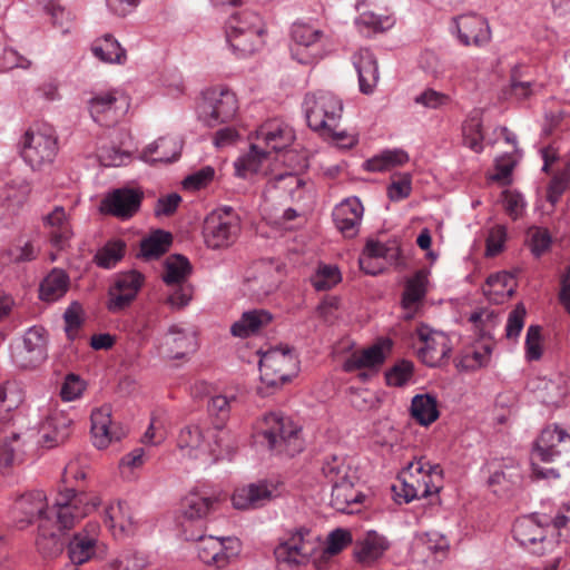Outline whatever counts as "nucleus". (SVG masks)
I'll return each mask as SVG.
<instances>
[{
	"mask_svg": "<svg viewBox=\"0 0 570 570\" xmlns=\"http://www.w3.org/2000/svg\"><path fill=\"white\" fill-rule=\"evenodd\" d=\"M183 141L175 136L159 137L148 144L140 153L139 158L149 164H171L179 159Z\"/></svg>",
	"mask_w": 570,
	"mask_h": 570,
	"instance_id": "b1692460",
	"label": "nucleus"
},
{
	"mask_svg": "<svg viewBox=\"0 0 570 570\" xmlns=\"http://www.w3.org/2000/svg\"><path fill=\"white\" fill-rule=\"evenodd\" d=\"M276 491L277 488L272 482L258 481L237 489L232 497V502L238 510L256 509L271 501Z\"/></svg>",
	"mask_w": 570,
	"mask_h": 570,
	"instance_id": "5701e85b",
	"label": "nucleus"
},
{
	"mask_svg": "<svg viewBox=\"0 0 570 570\" xmlns=\"http://www.w3.org/2000/svg\"><path fill=\"white\" fill-rule=\"evenodd\" d=\"M272 320V314L265 309L247 311L230 326V333L235 337L246 338L258 333Z\"/></svg>",
	"mask_w": 570,
	"mask_h": 570,
	"instance_id": "72a5a7b5",
	"label": "nucleus"
},
{
	"mask_svg": "<svg viewBox=\"0 0 570 570\" xmlns=\"http://www.w3.org/2000/svg\"><path fill=\"white\" fill-rule=\"evenodd\" d=\"M161 348L166 357L179 360L195 351V337L185 330L173 325L163 338Z\"/></svg>",
	"mask_w": 570,
	"mask_h": 570,
	"instance_id": "c756f323",
	"label": "nucleus"
},
{
	"mask_svg": "<svg viewBox=\"0 0 570 570\" xmlns=\"http://www.w3.org/2000/svg\"><path fill=\"white\" fill-rule=\"evenodd\" d=\"M302 108L307 126L313 131L335 140L344 138L343 131H336L343 112V102L334 94L324 90L306 94Z\"/></svg>",
	"mask_w": 570,
	"mask_h": 570,
	"instance_id": "f03ea898",
	"label": "nucleus"
},
{
	"mask_svg": "<svg viewBox=\"0 0 570 570\" xmlns=\"http://www.w3.org/2000/svg\"><path fill=\"white\" fill-rule=\"evenodd\" d=\"M148 564L147 556L137 551H124L106 564L105 570H144Z\"/></svg>",
	"mask_w": 570,
	"mask_h": 570,
	"instance_id": "3c124183",
	"label": "nucleus"
},
{
	"mask_svg": "<svg viewBox=\"0 0 570 570\" xmlns=\"http://www.w3.org/2000/svg\"><path fill=\"white\" fill-rule=\"evenodd\" d=\"M324 32L304 22H295L291 29V56L301 65H314L324 56Z\"/></svg>",
	"mask_w": 570,
	"mask_h": 570,
	"instance_id": "9b49d317",
	"label": "nucleus"
},
{
	"mask_svg": "<svg viewBox=\"0 0 570 570\" xmlns=\"http://www.w3.org/2000/svg\"><path fill=\"white\" fill-rule=\"evenodd\" d=\"M322 474L331 483L336 485L340 482L351 478V468L345 460L338 455H328L323 460L321 468Z\"/></svg>",
	"mask_w": 570,
	"mask_h": 570,
	"instance_id": "de8ad7c7",
	"label": "nucleus"
},
{
	"mask_svg": "<svg viewBox=\"0 0 570 570\" xmlns=\"http://www.w3.org/2000/svg\"><path fill=\"white\" fill-rule=\"evenodd\" d=\"M90 419L92 443L97 449H106L114 439L119 440L110 431L111 413L108 406L92 411Z\"/></svg>",
	"mask_w": 570,
	"mask_h": 570,
	"instance_id": "f704fd0d",
	"label": "nucleus"
},
{
	"mask_svg": "<svg viewBox=\"0 0 570 570\" xmlns=\"http://www.w3.org/2000/svg\"><path fill=\"white\" fill-rule=\"evenodd\" d=\"M489 472L488 485L494 493L509 492L522 482V470L513 458H494L484 465Z\"/></svg>",
	"mask_w": 570,
	"mask_h": 570,
	"instance_id": "dca6fc26",
	"label": "nucleus"
},
{
	"mask_svg": "<svg viewBox=\"0 0 570 570\" xmlns=\"http://www.w3.org/2000/svg\"><path fill=\"white\" fill-rule=\"evenodd\" d=\"M566 440L570 441V435L559 425L547 426L534 442L533 454L542 462H553L561 453L557 446Z\"/></svg>",
	"mask_w": 570,
	"mask_h": 570,
	"instance_id": "cd10ccee",
	"label": "nucleus"
},
{
	"mask_svg": "<svg viewBox=\"0 0 570 570\" xmlns=\"http://www.w3.org/2000/svg\"><path fill=\"white\" fill-rule=\"evenodd\" d=\"M417 335L423 342V346L419 348L417 354L425 365L430 367L440 366L450 357L452 344L445 333L422 326L419 328Z\"/></svg>",
	"mask_w": 570,
	"mask_h": 570,
	"instance_id": "a211bd4d",
	"label": "nucleus"
},
{
	"mask_svg": "<svg viewBox=\"0 0 570 570\" xmlns=\"http://www.w3.org/2000/svg\"><path fill=\"white\" fill-rule=\"evenodd\" d=\"M342 279L341 272L334 265H321L311 277V283L317 292L333 288Z\"/></svg>",
	"mask_w": 570,
	"mask_h": 570,
	"instance_id": "603ef678",
	"label": "nucleus"
},
{
	"mask_svg": "<svg viewBox=\"0 0 570 570\" xmlns=\"http://www.w3.org/2000/svg\"><path fill=\"white\" fill-rule=\"evenodd\" d=\"M97 539L88 533L79 532L68 543L70 561L82 564L89 561L96 553Z\"/></svg>",
	"mask_w": 570,
	"mask_h": 570,
	"instance_id": "a19ab883",
	"label": "nucleus"
},
{
	"mask_svg": "<svg viewBox=\"0 0 570 570\" xmlns=\"http://www.w3.org/2000/svg\"><path fill=\"white\" fill-rule=\"evenodd\" d=\"M525 205L527 203L521 194L514 191H505L503 194L504 209L512 219H518L522 216Z\"/></svg>",
	"mask_w": 570,
	"mask_h": 570,
	"instance_id": "338daca9",
	"label": "nucleus"
},
{
	"mask_svg": "<svg viewBox=\"0 0 570 570\" xmlns=\"http://www.w3.org/2000/svg\"><path fill=\"white\" fill-rule=\"evenodd\" d=\"M125 253L126 243L122 239H111L97 250L94 262L101 268L111 269L124 258Z\"/></svg>",
	"mask_w": 570,
	"mask_h": 570,
	"instance_id": "c03bdc74",
	"label": "nucleus"
},
{
	"mask_svg": "<svg viewBox=\"0 0 570 570\" xmlns=\"http://www.w3.org/2000/svg\"><path fill=\"white\" fill-rule=\"evenodd\" d=\"M128 101L117 91L98 92L88 101L91 118L100 126L117 124L128 109Z\"/></svg>",
	"mask_w": 570,
	"mask_h": 570,
	"instance_id": "ddd939ff",
	"label": "nucleus"
},
{
	"mask_svg": "<svg viewBox=\"0 0 570 570\" xmlns=\"http://www.w3.org/2000/svg\"><path fill=\"white\" fill-rule=\"evenodd\" d=\"M548 519L542 520L538 514L518 519L512 528L514 540L531 553L541 556L546 551Z\"/></svg>",
	"mask_w": 570,
	"mask_h": 570,
	"instance_id": "4468645a",
	"label": "nucleus"
},
{
	"mask_svg": "<svg viewBox=\"0 0 570 570\" xmlns=\"http://www.w3.org/2000/svg\"><path fill=\"white\" fill-rule=\"evenodd\" d=\"M256 132L257 139L264 141L274 151L285 149L295 138L293 129L277 120L265 122Z\"/></svg>",
	"mask_w": 570,
	"mask_h": 570,
	"instance_id": "473e14b6",
	"label": "nucleus"
},
{
	"mask_svg": "<svg viewBox=\"0 0 570 570\" xmlns=\"http://www.w3.org/2000/svg\"><path fill=\"white\" fill-rule=\"evenodd\" d=\"M144 194L135 188H117L101 202V210L121 219L132 217L140 208Z\"/></svg>",
	"mask_w": 570,
	"mask_h": 570,
	"instance_id": "6ab92c4d",
	"label": "nucleus"
},
{
	"mask_svg": "<svg viewBox=\"0 0 570 570\" xmlns=\"http://www.w3.org/2000/svg\"><path fill=\"white\" fill-rule=\"evenodd\" d=\"M570 181V164H566V166L558 170L550 180V184L547 189V200L551 205H556L562 194L569 186Z\"/></svg>",
	"mask_w": 570,
	"mask_h": 570,
	"instance_id": "4d7b16f0",
	"label": "nucleus"
},
{
	"mask_svg": "<svg viewBox=\"0 0 570 570\" xmlns=\"http://www.w3.org/2000/svg\"><path fill=\"white\" fill-rule=\"evenodd\" d=\"M83 390V381L75 374H68L61 385L60 396L63 401L71 402L78 399Z\"/></svg>",
	"mask_w": 570,
	"mask_h": 570,
	"instance_id": "69168bd1",
	"label": "nucleus"
},
{
	"mask_svg": "<svg viewBox=\"0 0 570 570\" xmlns=\"http://www.w3.org/2000/svg\"><path fill=\"white\" fill-rule=\"evenodd\" d=\"M389 547L385 537L375 531H368L363 539L355 543L354 557L357 562L371 566L384 554Z\"/></svg>",
	"mask_w": 570,
	"mask_h": 570,
	"instance_id": "2f4dec72",
	"label": "nucleus"
},
{
	"mask_svg": "<svg viewBox=\"0 0 570 570\" xmlns=\"http://www.w3.org/2000/svg\"><path fill=\"white\" fill-rule=\"evenodd\" d=\"M238 110L236 95L228 88H210L203 94L198 119L209 128L232 120Z\"/></svg>",
	"mask_w": 570,
	"mask_h": 570,
	"instance_id": "6e6552de",
	"label": "nucleus"
},
{
	"mask_svg": "<svg viewBox=\"0 0 570 570\" xmlns=\"http://www.w3.org/2000/svg\"><path fill=\"white\" fill-rule=\"evenodd\" d=\"M173 236L164 229H156L140 242L139 255L145 261L157 259L163 256L170 247Z\"/></svg>",
	"mask_w": 570,
	"mask_h": 570,
	"instance_id": "ea45409f",
	"label": "nucleus"
},
{
	"mask_svg": "<svg viewBox=\"0 0 570 570\" xmlns=\"http://www.w3.org/2000/svg\"><path fill=\"white\" fill-rule=\"evenodd\" d=\"M91 52L106 63L124 65L127 60L126 50L111 33L97 38L91 45Z\"/></svg>",
	"mask_w": 570,
	"mask_h": 570,
	"instance_id": "c9c22d12",
	"label": "nucleus"
},
{
	"mask_svg": "<svg viewBox=\"0 0 570 570\" xmlns=\"http://www.w3.org/2000/svg\"><path fill=\"white\" fill-rule=\"evenodd\" d=\"M68 529H60L56 518L46 517L38 524L36 546L38 551L46 558H53L62 552L65 541L62 532Z\"/></svg>",
	"mask_w": 570,
	"mask_h": 570,
	"instance_id": "393cba45",
	"label": "nucleus"
},
{
	"mask_svg": "<svg viewBox=\"0 0 570 570\" xmlns=\"http://www.w3.org/2000/svg\"><path fill=\"white\" fill-rule=\"evenodd\" d=\"M194 288L190 284L181 283L167 297V303L173 308H181L191 301Z\"/></svg>",
	"mask_w": 570,
	"mask_h": 570,
	"instance_id": "774afa93",
	"label": "nucleus"
},
{
	"mask_svg": "<svg viewBox=\"0 0 570 570\" xmlns=\"http://www.w3.org/2000/svg\"><path fill=\"white\" fill-rule=\"evenodd\" d=\"M253 24H257L258 30H266L263 18L253 10H243L239 12L233 13L225 23V36L228 37L230 31V27H235L242 30L243 32L253 30Z\"/></svg>",
	"mask_w": 570,
	"mask_h": 570,
	"instance_id": "09e8293b",
	"label": "nucleus"
},
{
	"mask_svg": "<svg viewBox=\"0 0 570 570\" xmlns=\"http://www.w3.org/2000/svg\"><path fill=\"white\" fill-rule=\"evenodd\" d=\"M96 508L83 492L73 489L60 491L51 507L46 502L42 491H31L20 495L13 503V515L21 528L46 517L56 518L60 529H71Z\"/></svg>",
	"mask_w": 570,
	"mask_h": 570,
	"instance_id": "f257e3e1",
	"label": "nucleus"
},
{
	"mask_svg": "<svg viewBox=\"0 0 570 570\" xmlns=\"http://www.w3.org/2000/svg\"><path fill=\"white\" fill-rule=\"evenodd\" d=\"M314 549L311 530L299 527L279 538L274 548V556L279 566L296 568L309 562Z\"/></svg>",
	"mask_w": 570,
	"mask_h": 570,
	"instance_id": "1a4fd4ad",
	"label": "nucleus"
},
{
	"mask_svg": "<svg viewBox=\"0 0 570 570\" xmlns=\"http://www.w3.org/2000/svg\"><path fill=\"white\" fill-rule=\"evenodd\" d=\"M46 345V330L42 326H31L24 333L22 344L12 347V362L22 370L36 367L47 358Z\"/></svg>",
	"mask_w": 570,
	"mask_h": 570,
	"instance_id": "f8f14e48",
	"label": "nucleus"
},
{
	"mask_svg": "<svg viewBox=\"0 0 570 570\" xmlns=\"http://www.w3.org/2000/svg\"><path fill=\"white\" fill-rule=\"evenodd\" d=\"M515 278L509 272L502 271L488 276L482 286L483 294L489 302L503 304L514 294Z\"/></svg>",
	"mask_w": 570,
	"mask_h": 570,
	"instance_id": "7c9ffc66",
	"label": "nucleus"
},
{
	"mask_svg": "<svg viewBox=\"0 0 570 570\" xmlns=\"http://www.w3.org/2000/svg\"><path fill=\"white\" fill-rule=\"evenodd\" d=\"M212 431L213 429H207L205 432L195 423L186 424L179 430L177 446L195 459L203 454L212 455L215 460L232 455L236 450V443L220 441L216 444Z\"/></svg>",
	"mask_w": 570,
	"mask_h": 570,
	"instance_id": "423d86ee",
	"label": "nucleus"
},
{
	"mask_svg": "<svg viewBox=\"0 0 570 570\" xmlns=\"http://www.w3.org/2000/svg\"><path fill=\"white\" fill-rule=\"evenodd\" d=\"M451 101L449 95L436 91L432 88L423 90L420 95L414 98V102L425 108L438 109Z\"/></svg>",
	"mask_w": 570,
	"mask_h": 570,
	"instance_id": "680f3d73",
	"label": "nucleus"
},
{
	"mask_svg": "<svg viewBox=\"0 0 570 570\" xmlns=\"http://www.w3.org/2000/svg\"><path fill=\"white\" fill-rule=\"evenodd\" d=\"M264 422L266 426L262 434L271 451L287 456H295L303 451L302 429L292 420L273 412L265 415Z\"/></svg>",
	"mask_w": 570,
	"mask_h": 570,
	"instance_id": "20e7f679",
	"label": "nucleus"
},
{
	"mask_svg": "<svg viewBox=\"0 0 570 570\" xmlns=\"http://www.w3.org/2000/svg\"><path fill=\"white\" fill-rule=\"evenodd\" d=\"M20 145L22 159L33 170L51 165L58 154V139L51 128L27 130Z\"/></svg>",
	"mask_w": 570,
	"mask_h": 570,
	"instance_id": "0eeeda50",
	"label": "nucleus"
},
{
	"mask_svg": "<svg viewBox=\"0 0 570 570\" xmlns=\"http://www.w3.org/2000/svg\"><path fill=\"white\" fill-rule=\"evenodd\" d=\"M240 233V218L230 206H220L212 210L204 220L203 237L210 249L230 247Z\"/></svg>",
	"mask_w": 570,
	"mask_h": 570,
	"instance_id": "7ed1b4c3",
	"label": "nucleus"
},
{
	"mask_svg": "<svg viewBox=\"0 0 570 570\" xmlns=\"http://www.w3.org/2000/svg\"><path fill=\"white\" fill-rule=\"evenodd\" d=\"M525 358L529 362L539 361L542 357L541 345V326L530 325L527 330L525 342Z\"/></svg>",
	"mask_w": 570,
	"mask_h": 570,
	"instance_id": "bf43d9fd",
	"label": "nucleus"
},
{
	"mask_svg": "<svg viewBox=\"0 0 570 570\" xmlns=\"http://www.w3.org/2000/svg\"><path fill=\"white\" fill-rule=\"evenodd\" d=\"M385 355L381 345H373L364 350L361 354L352 355L344 363V370L346 372H353L361 368H373L384 363Z\"/></svg>",
	"mask_w": 570,
	"mask_h": 570,
	"instance_id": "37998d69",
	"label": "nucleus"
},
{
	"mask_svg": "<svg viewBox=\"0 0 570 570\" xmlns=\"http://www.w3.org/2000/svg\"><path fill=\"white\" fill-rule=\"evenodd\" d=\"M414 373V364L409 360H401L385 373L386 384L401 387L406 385Z\"/></svg>",
	"mask_w": 570,
	"mask_h": 570,
	"instance_id": "6e6d98bb",
	"label": "nucleus"
},
{
	"mask_svg": "<svg viewBox=\"0 0 570 570\" xmlns=\"http://www.w3.org/2000/svg\"><path fill=\"white\" fill-rule=\"evenodd\" d=\"M68 274L58 268H53L40 283L39 297L45 302H56L67 293L69 288Z\"/></svg>",
	"mask_w": 570,
	"mask_h": 570,
	"instance_id": "e433bc0d",
	"label": "nucleus"
},
{
	"mask_svg": "<svg viewBox=\"0 0 570 570\" xmlns=\"http://www.w3.org/2000/svg\"><path fill=\"white\" fill-rule=\"evenodd\" d=\"M462 134L464 144L474 150L475 153H480L483 149V134H482V124L479 118H470L462 126Z\"/></svg>",
	"mask_w": 570,
	"mask_h": 570,
	"instance_id": "13d9d810",
	"label": "nucleus"
},
{
	"mask_svg": "<svg viewBox=\"0 0 570 570\" xmlns=\"http://www.w3.org/2000/svg\"><path fill=\"white\" fill-rule=\"evenodd\" d=\"M267 158V153L252 145L249 151L239 156L235 163V173L240 178H249L261 173L262 165Z\"/></svg>",
	"mask_w": 570,
	"mask_h": 570,
	"instance_id": "79ce46f5",
	"label": "nucleus"
},
{
	"mask_svg": "<svg viewBox=\"0 0 570 570\" xmlns=\"http://www.w3.org/2000/svg\"><path fill=\"white\" fill-rule=\"evenodd\" d=\"M144 279V275L136 269L116 274L109 289L108 311L117 313L128 307L136 298Z\"/></svg>",
	"mask_w": 570,
	"mask_h": 570,
	"instance_id": "2eb2a0df",
	"label": "nucleus"
},
{
	"mask_svg": "<svg viewBox=\"0 0 570 570\" xmlns=\"http://www.w3.org/2000/svg\"><path fill=\"white\" fill-rule=\"evenodd\" d=\"M527 311L522 304H518L508 316L505 325V336L508 338H517L524 325Z\"/></svg>",
	"mask_w": 570,
	"mask_h": 570,
	"instance_id": "0e129e2a",
	"label": "nucleus"
},
{
	"mask_svg": "<svg viewBox=\"0 0 570 570\" xmlns=\"http://www.w3.org/2000/svg\"><path fill=\"white\" fill-rule=\"evenodd\" d=\"M186 540L196 541L198 558L207 564H216L224 568L240 551L239 540L235 537H215L188 533L184 530Z\"/></svg>",
	"mask_w": 570,
	"mask_h": 570,
	"instance_id": "9d476101",
	"label": "nucleus"
},
{
	"mask_svg": "<svg viewBox=\"0 0 570 570\" xmlns=\"http://www.w3.org/2000/svg\"><path fill=\"white\" fill-rule=\"evenodd\" d=\"M428 278L423 271L416 272L407 279L402 295V305L404 308H411L422 301L426 294Z\"/></svg>",
	"mask_w": 570,
	"mask_h": 570,
	"instance_id": "49530a36",
	"label": "nucleus"
},
{
	"mask_svg": "<svg viewBox=\"0 0 570 570\" xmlns=\"http://www.w3.org/2000/svg\"><path fill=\"white\" fill-rule=\"evenodd\" d=\"M72 420L63 413L51 414L40 430L39 443L46 449L65 443L70 436Z\"/></svg>",
	"mask_w": 570,
	"mask_h": 570,
	"instance_id": "c85d7f7f",
	"label": "nucleus"
},
{
	"mask_svg": "<svg viewBox=\"0 0 570 570\" xmlns=\"http://www.w3.org/2000/svg\"><path fill=\"white\" fill-rule=\"evenodd\" d=\"M459 41L464 46L474 45L483 47L491 40L489 22L482 16L472 13L463 14L454 19Z\"/></svg>",
	"mask_w": 570,
	"mask_h": 570,
	"instance_id": "aec40b11",
	"label": "nucleus"
},
{
	"mask_svg": "<svg viewBox=\"0 0 570 570\" xmlns=\"http://www.w3.org/2000/svg\"><path fill=\"white\" fill-rule=\"evenodd\" d=\"M528 244L534 257H541L552 245V236L544 227L532 226L528 229Z\"/></svg>",
	"mask_w": 570,
	"mask_h": 570,
	"instance_id": "864d4df0",
	"label": "nucleus"
},
{
	"mask_svg": "<svg viewBox=\"0 0 570 570\" xmlns=\"http://www.w3.org/2000/svg\"><path fill=\"white\" fill-rule=\"evenodd\" d=\"M219 502V495L215 491L203 488L191 490L180 503L184 530L187 522L204 520L212 515L218 509Z\"/></svg>",
	"mask_w": 570,
	"mask_h": 570,
	"instance_id": "f3484780",
	"label": "nucleus"
},
{
	"mask_svg": "<svg viewBox=\"0 0 570 570\" xmlns=\"http://www.w3.org/2000/svg\"><path fill=\"white\" fill-rule=\"evenodd\" d=\"M358 502V494L354 490L352 478H348L332 487L331 504L338 511H344L346 507Z\"/></svg>",
	"mask_w": 570,
	"mask_h": 570,
	"instance_id": "8fccbe9b",
	"label": "nucleus"
},
{
	"mask_svg": "<svg viewBox=\"0 0 570 570\" xmlns=\"http://www.w3.org/2000/svg\"><path fill=\"white\" fill-rule=\"evenodd\" d=\"M190 273L191 265L185 256L171 255L165 262L163 281L167 285L181 284Z\"/></svg>",
	"mask_w": 570,
	"mask_h": 570,
	"instance_id": "a18cd8bd",
	"label": "nucleus"
},
{
	"mask_svg": "<svg viewBox=\"0 0 570 570\" xmlns=\"http://www.w3.org/2000/svg\"><path fill=\"white\" fill-rule=\"evenodd\" d=\"M215 176V170L210 166H205L199 170L188 175L183 180V186L188 190H198L203 187H206Z\"/></svg>",
	"mask_w": 570,
	"mask_h": 570,
	"instance_id": "e2e57ef3",
	"label": "nucleus"
},
{
	"mask_svg": "<svg viewBox=\"0 0 570 570\" xmlns=\"http://www.w3.org/2000/svg\"><path fill=\"white\" fill-rule=\"evenodd\" d=\"M361 32H382L393 27L394 20L387 16L375 14L374 12H363L356 20Z\"/></svg>",
	"mask_w": 570,
	"mask_h": 570,
	"instance_id": "5fc2aeb1",
	"label": "nucleus"
},
{
	"mask_svg": "<svg viewBox=\"0 0 570 570\" xmlns=\"http://www.w3.org/2000/svg\"><path fill=\"white\" fill-rule=\"evenodd\" d=\"M364 208L357 197L346 198L335 206L332 216L336 228L346 238L355 237L360 232Z\"/></svg>",
	"mask_w": 570,
	"mask_h": 570,
	"instance_id": "412c9836",
	"label": "nucleus"
},
{
	"mask_svg": "<svg viewBox=\"0 0 570 570\" xmlns=\"http://www.w3.org/2000/svg\"><path fill=\"white\" fill-rule=\"evenodd\" d=\"M410 412L415 422L422 426H429L440 416L438 400L429 393L416 394L411 401Z\"/></svg>",
	"mask_w": 570,
	"mask_h": 570,
	"instance_id": "58836bf2",
	"label": "nucleus"
},
{
	"mask_svg": "<svg viewBox=\"0 0 570 570\" xmlns=\"http://www.w3.org/2000/svg\"><path fill=\"white\" fill-rule=\"evenodd\" d=\"M21 448L22 442L19 433L11 432L10 436H6V439L0 443V466H8L12 464Z\"/></svg>",
	"mask_w": 570,
	"mask_h": 570,
	"instance_id": "052dcab7",
	"label": "nucleus"
},
{
	"mask_svg": "<svg viewBox=\"0 0 570 570\" xmlns=\"http://www.w3.org/2000/svg\"><path fill=\"white\" fill-rule=\"evenodd\" d=\"M352 62L357 72L360 91L372 94L380 79L376 57L370 49H360L352 56Z\"/></svg>",
	"mask_w": 570,
	"mask_h": 570,
	"instance_id": "bb28decb",
	"label": "nucleus"
},
{
	"mask_svg": "<svg viewBox=\"0 0 570 570\" xmlns=\"http://www.w3.org/2000/svg\"><path fill=\"white\" fill-rule=\"evenodd\" d=\"M299 370V361L293 347H275L259 358L261 381L267 387L277 389L289 382Z\"/></svg>",
	"mask_w": 570,
	"mask_h": 570,
	"instance_id": "39448f33",
	"label": "nucleus"
},
{
	"mask_svg": "<svg viewBox=\"0 0 570 570\" xmlns=\"http://www.w3.org/2000/svg\"><path fill=\"white\" fill-rule=\"evenodd\" d=\"M43 220L46 225L51 227L50 239L52 245L62 249L72 235L65 208L56 206Z\"/></svg>",
	"mask_w": 570,
	"mask_h": 570,
	"instance_id": "4c0bfd02",
	"label": "nucleus"
},
{
	"mask_svg": "<svg viewBox=\"0 0 570 570\" xmlns=\"http://www.w3.org/2000/svg\"><path fill=\"white\" fill-rule=\"evenodd\" d=\"M258 27L253 24V30L243 33L240 29L230 27L226 42L235 57L247 58L264 46L266 30H258Z\"/></svg>",
	"mask_w": 570,
	"mask_h": 570,
	"instance_id": "a878e982",
	"label": "nucleus"
},
{
	"mask_svg": "<svg viewBox=\"0 0 570 570\" xmlns=\"http://www.w3.org/2000/svg\"><path fill=\"white\" fill-rule=\"evenodd\" d=\"M235 402V395L226 396L223 394L213 395L208 400L207 412L213 420L212 436L215 438L216 444L220 441L235 442L230 432L225 428Z\"/></svg>",
	"mask_w": 570,
	"mask_h": 570,
	"instance_id": "4be33fe9",
	"label": "nucleus"
}]
</instances>
